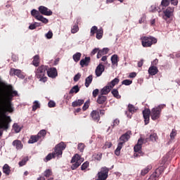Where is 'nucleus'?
I'll return each mask as SVG.
<instances>
[{"instance_id":"f257e3e1","label":"nucleus","mask_w":180,"mask_h":180,"mask_svg":"<svg viewBox=\"0 0 180 180\" xmlns=\"http://www.w3.org/2000/svg\"><path fill=\"white\" fill-rule=\"evenodd\" d=\"M66 148L67 145L65 143H59V144L55 146V150L51 153H49L48 155L46 156V158L44 159V161H45V162H47L48 161H50L53 158H61L63 155V151Z\"/></svg>"},{"instance_id":"f03ea898","label":"nucleus","mask_w":180,"mask_h":180,"mask_svg":"<svg viewBox=\"0 0 180 180\" xmlns=\"http://www.w3.org/2000/svg\"><path fill=\"white\" fill-rule=\"evenodd\" d=\"M8 102H5L0 99V110H3L4 112H0V113H6V112H9V113H12L13 112V105L11 102L12 99H13V96L11 94L8 96Z\"/></svg>"},{"instance_id":"7ed1b4c3","label":"nucleus","mask_w":180,"mask_h":180,"mask_svg":"<svg viewBox=\"0 0 180 180\" xmlns=\"http://www.w3.org/2000/svg\"><path fill=\"white\" fill-rule=\"evenodd\" d=\"M131 131H127L125 134H122L120 138L118 139V145L117 146V148L115 151V155L118 156L120 155L121 149H122L123 146L127 143L129 139H130L131 136Z\"/></svg>"},{"instance_id":"20e7f679","label":"nucleus","mask_w":180,"mask_h":180,"mask_svg":"<svg viewBox=\"0 0 180 180\" xmlns=\"http://www.w3.org/2000/svg\"><path fill=\"white\" fill-rule=\"evenodd\" d=\"M47 68H49V66L47 65H41L37 68V69L35 70V77L41 82H47V77H46V72H47Z\"/></svg>"},{"instance_id":"39448f33","label":"nucleus","mask_w":180,"mask_h":180,"mask_svg":"<svg viewBox=\"0 0 180 180\" xmlns=\"http://www.w3.org/2000/svg\"><path fill=\"white\" fill-rule=\"evenodd\" d=\"M12 122L9 116L6 114H0V137L3 135V131L1 129L7 130L9 129V124Z\"/></svg>"},{"instance_id":"423d86ee","label":"nucleus","mask_w":180,"mask_h":180,"mask_svg":"<svg viewBox=\"0 0 180 180\" xmlns=\"http://www.w3.org/2000/svg\"><path fill=\"white\" fill-rule=\"evenodd\" d=\"M141 44L143 47H151L153 44H155L158 41L155 37H141Z\"/></svg>"},{"instance_id":"0eeeda50","label":"nucleus","mask_w":180,"mask_h":180,"mask_svg":"<svg viewBox=\"0 0 180 180\" xmlns=\"http://www.w3.org/2000/svg\"><path fill=\"white\" fill-rule=\"evenodd\" d=\"M83 162H84V158H81L79 154H75L70 161V163L72 164V166H71V169L75 170L81 165Z\"/></svg>"},{"instance_id":"6e6552de","label":"nucleus","mask_w":180,"mask_h":180,"mask_svg":"<svg viewBox=\"0 0 180 180\" xmlns=\"http://www.w3.org/2000/svg\"><path fill=\"white\" fill-rule=\"evenodd\" d=\"M110 169L105 167L101 169V172H98L96 174V180H106L108 177V172Z\"/></svg>"},{"instance_id":"1a4fd4ad","label":"nucleus","mask_w":180,"mask_h":180,"mask_svg":"<svg viewBox=\"0 0 180 180\" xmlns=\"http://www.w3.org/2000/svg\"><path fill=\"white\" fill-rule=\"evenodd\" d=\"M38 9L41 15H44L45 16H51L53 15V11L44 6H40Z\"/></svg>"},{"instance_id":"9d476101","label":"nucleus","mask_w":180,"mask_h":180,"mask_svg":"<svg viewBox=\"0 0 180 180\" xmlns=\"http://www.w3.org/2000/svg\"><path fill=\"white\" fill-rule=\"evenodd\" d=\"M10 75L13 77V75H16L18 78L21 79H25V75L22 72V70L15 68H11L10 70Z\"/></svg>"},{"instance_id":"9b49d317","label":"nucleus","mask_w":180,"mask_h":180,"mask_svg":"<svg viewBox=\"0 0 180 180\" xmlns=\"http://www.w3.org/2000/svg\"><path fill=\"white\" fill-rule=\"evenodd\" d=\"M46 73L48 77L50 78H56L58 75V73L57 72V68H47Z\"/></svg>"},{"instance_id":"f8f14e48","label":"nucleus","mask_w":180,"mask_h":180,"mask_svg":"<svg viewBox=\"0 0 180 180\" xmlns=\"http://www.w3.org/2000/svg\"><path fill=\"white\" fill-rule=\"evenodd\" d=\"M144 141L142 138L138 140V143L134 147V150L139 154H141V146L143 144Z\"/></svg>"},{"instance_id":"ddd939ff","label":"nucleus","mask_w":180,"mask_h":180,"mask_svg":"<svg viewBox=\"0 0 180 180\" xmlns=\"http://www.w3.org/2000/svg\"><path fill=\"white\" fill-rule=\"evenodd\" d=\"M163 13L165 15H163V18L165 19L167 18V19H169L171 16H172V14L174 13V8L172 7H167L164 11Z\"/></svg>"},{"instance_id":"4468645a","label":"nucleus","mask_w":180,"mask_h":180,"mask_svg":"<svg viewBox=\"0 0 180 180\" xmlns=\"http://www.w3.org/2000/svg\"><path fill=\"white\" fill-rule=\"evenodd\" d=\"M105 71V65H103L102 63H100L96 68L95 72L96 77H101L103 72Z\"/></svg>"},{"instance_id":"2eb2a0df","label":"nucleus","mask_w":180,"mask_h":180,"mask_svg":"<svg viewBox=\"0 0 180 180\" xmlns=\"http://www.w3.org/2000/svg\"><path fill=\"white\" fill-rule=\"evenodd\" d=\"M158 139V134L155 133L151 134L150 136H149V138H146V139H143L144 143H148L149 141L152 142H156Z\"/></svg>"},{"instance_id":"dca6fc26","label":"nucleus","mask_w":180,"mask_h":180,"mask_svg":"<svg viewBox=\"0 0 180 180\" xmlns=\"http://www.w3.org/2000/svg\"><path fill=\"white\" fill-rule=\"evenodd\" d=\"M165 104H160L155 106L152 109V113H161L162 112V109H165Z\"/></svg>"},{"instance_id":"f3484780","label":"nucleus","mask_w":180,"mask_h":180,"mask_svg":"<svg viewBox=\"0 0 180 180\" xmlns=\"http://www.w3.org/2000/svg\"><path fill=\"white\" fill-rule=\"evenodd\" d=\"M12 145L16 148V150H22L23 148L22 141L18 139L13 141Z\"/></svg>"},{"instance_id":"a211bd4d","label":"nucleus","mask_w":180,"mask_h":180,"mask_svg":"<svg viewBox=\"0 0 180 180\" xmlns=\"http://www.w3.org/2000/svg\"><path fill=\"white\" fill-rule=\"evenodd\" d=\"M91 61V57H85L84 59H82L79 62V64L82 68L87 67L89 65V62Z\"/></svg>"},{"instance_id":"6ab92c4d","label":"nucleus","mask_w":180,"mask_h":180,"mask_svg":"<svg viewBox=\"0 0 180 180\" xmlns=\"http://www.w3.org/2000/svg\"><path fill=\"white\" fill-rule=\"evenodd\" d=\"M104 94H99L97 98V103H98L99 105H102L106 102L108 100V97L106 96H103Z\"/></svg>"},{"instance_id":"aec40b11","label":"nucleus","mask_w":180,"mask_h":180,"mask_svg":"<svg viewBox=\"0 0 180 180\" xmlns=\"http://www.w3.org/2000/svg\"><path fill=\"white\" fill-rule=\"evenodd\" d=\"M158 73V68L157 66L151 65L148 69V74L150 75H155Z\"/></svg>"},{"instance_id":"412c9836","label":"nucleus","mask_w":180,"mask_h":180,"mask_svg":"<svg viewBox=\"0 0 180 180\" xmlns=\"http://www.w3.org/2000/svg\"><path fill=\"white\" fill-rule=\"evenodd\" d=\"M161 172H160V169H157L153 174L148 178V179L151 180H158V178L160 177Z\"/></svg>"},{"instance_id":"4be33fe9","label":"nucleus","mask_w":180,"mask_h":180,"mask_svg":"<svg viewBox=\"0 0 180 180\" xmlns=\"http://www.w3.org/2000/svg\"><path fill=\"white\" fill-rule=\"evenodd\" d=\"M127 109L129 113H136L139 110V107H136L133 104H129Z\"/></svg>"},{"instance_id":"5701e85b","label":"nucleus","mask_w":180,"mask_h":180,"mask_svg":"<svg viewBox=\"0 0 180 180\" xmlns=\"http://www.w3.org/2000/svg\"><path fill=\"white\" fill-rule=\"evenodd\" d=\"M111 89H112V88H110V86L108 84L107 86H105L103 89H101V94L102 95H108V94H109V92H110Z\"/></svg>"},{"instance_id":"b1692460","label":"nucleus","mask_w":180,"mask_h":180,"mask_svg":"<svg viewBox=\"0 0 180 180\" xmlns=\"http://www.w3.org/2000/svg\"><path fill=\"white\" fill-rule=\"evenodd\" d=\"M3 173L5 174L6 175H10L11 173V167L8 164L4 165L3 167Z\"/></svg>"},{"instance_id":"393cba45","label":"nucleus","mask_w":180,"mask_h":180,"mask_svg":"<svg viewBox=\"0 0 180 180\" xmlns=\"http://www.w3.org/2000/svg\"><path fill=\"white\" fill-rule=\"evenodd\" d=\"M92 79H94L92 75H90L89 77L86 78L84 84L86 88H89V85L92 84Z\"/></svg>"},{"instance_id":"a878e982","label":"nucleus","mask_w":180,"mask_h":180,"mask_svg":"<svg viewBox=\"0 0 180 180\" xmlns=\"http://www.w3.org/2000/svg\"><path fill=\"white\" fill-rule=\"evenodd\" d=\"M41 139V138H39V136H31L30 141H28V143L33 144L34 143H37V141H39V140Z\"/></svg>"},{"instance_id":"bb28decb","label":"nucleus","mask_w":180,"mask_h":180,"mask_svg":"<svg viewBox=\"0 0 180 180\" xmlns=\"http://www.w3.org/2000/svg\"><path fill=\"white\" fill-rule=\"evenodd\" d=\"M120 79L117 77H115L110 82H109L108 84L110 86V88H114L115 85H117L120 82Z\"/></svg>"},{"instance_id":"cd10ccee","label":"nucleus","mask_w":180,"mask_h":180,"mask_svg":"<svg viewBox=\"0 0 180 180\" xmlns=\"http://www.w3.org/2000/svg\"><path fill=\"white\" fill-rule=\"evenodd\" d=\"M112 65H116L117 67V63H119L118 56L116 54H114L111 56Z\"/></svg>"},{"instance_id":"c85d7f7f","label":"nucleus","mask_w":180,"mask_h":180,"mask_svg":"<svg viewBox=\"0 0 180 180\" xmlns=\"http://www.w3.org/2000/svg\"><path fill=\"white\" fill-rule=\"evenodd\" d=\"M36 19H37V20H39V22H41L42 23H44L45 25H47V23H49V19L44 18L41 15L36 16Z\"/></svg>"},{"instance_id":"c756f323","label":"nucleus","mask_w":180,"mask_h":180,"mask_svg":"<svg viewBox=\"0 0 180 180\" xmlns=\"http://www.w3.org/2000/svg\"><path fill=\"white\" fill-rule=\"evenodd\" d=\"M96 33V39H98V40H101V39H102V37H103V29L99 28Z\"/></svg>"},{"instance_id":"7c9ffc66","label":"nucleus","mask_w":180,"mask_h":180,"mask_svg":"<svg viewBox=\"0 0 180 180\" xmlns=\"http://www.w3.org/2000/svg\"><path fill=\"white\" fill-rule=\"evenodd\" d=\"M83 103L84 99H79L77 101H73L72 106H73V108H76L77 106H81V105H83Z\"/></svg>"},{"instance_id":"2f4dec72","label":"nucleus","mask_w":180,"mask_h":180,"mask_svg":"<svg viewBox=\"0 0 180 180\" xmlns=\"http://www.w3.org/2000/svg\"><path fill=\"white\" fill-rule=\"evenodd\" d=\"M79 86L75 85L73 87H72V89L69 91V94H78V92H79Z\"/></svg>"},{"instance_id":"473e14b6","label":"nucleus","mask_w":180,"mask_h":180,"mask_svg":"<svg viewBox=\"0 0 180 180\" xmlns=\"http://www.w3.org/2000/svg\"><path fill=\"white\" fill-rule=\"evenodd\" d=\"M39 108H40V102L39 101H34L32 105V112H36Z\"/></svg>"},{"instance_id":"72a5a7b5","label":"nucleus","mask_w":180,"mask_h":180,"mask_svg":"<svg viewBox=\"0 0 180 180\" xmlns=\"http://www.w3.org/2000/svg\"><path fill=\"white\" fill-rule=\"evenodd\" d=\"M39 60H40V56H39V55H35L32 60V64L34 67H39Z\"/></svg>"},{"instance_id":"f704fd0d","label":"nucleus","mask_w":180,"mask_h":180,"mask_svg":"<svg viewBox=\"0 0 180 180\" xmlns=\"http://www.w3.org/2000/svg\"><path fill=\"white\" fill-rule=\"evenodd\" d=\"M112 95L114 96V98H116L117 99H120L122 96L119 95V91L116 89H113L111 91Z\"/></svg>"},{"instance_id":"c9c22d12","label":"nucleus","mask_w":180,"mask_h":180,"mask_svg":"<svg viewBox=\"0 0 180 180\" xmlns=\"http://www.w3.org/2000/svg\"><path fill=\"white\" fill-rule=\"evenodd\" d=\"M176 136V130L175 129H172V132L169 134V140L173 141L175 140V137Z\"/></svg>"},{"instance_id":"e433bc0d","label":"nucleus","mask_w":180,"mask_h":180,"mask_svg":"<svg viewBox=\"0 0 180 180\" xmlns=\"http://www.w3.org/2000/svg\"><path fill=\"white\" fill-rule=\"evenodd\" d=\"M150 113H143V119H144V124H148V123H150Z\"/></svg>"},{"instance_id":"4c0bfd02","label":"nucleus","mask_w":180,"mask_h":180,"mask_svg":"<svg viewBox=\"0 0 180 180\" xmlns=\"http://www.w3.org/2000/svg\"><path fill=\"white\" fill-rule=\"evenodd\" d=\"M81 53L77 52L75 54L73 55L72 58L74 60V61H75V63H78V61H79V60H81Z\"/></svg>"},{"instance_id":"58836bf2","label":"nucleus","mask_w":180,"mask_h":180,"mask_svg":"<svg viewBox=\"0 0 180 180\" xmlns=\"http://www.w3.org/2000/svg\"><path fill=\"white\" fill-rule=\"evenodd\" d=\"M53 172L50 169H46L45 172H44V176L46 178H49L51 176H52Z\"/></svg>"},{"instance_id":"ea45409f","label":"nucleus","mask_w":180,"mask_h":180,"mask_svg":"<svg viewBox=\"0 0 180 180\" xmlns=\"http://www.w3.org/2000/svg\"><path fill=\"white\" fill-rule=\"evenodd\" d=\"M98 30H99V29H98V27L96 26H93L91 28V31H90V36H94L95 33H96L98 32Z\"/></svg>"},{"instance_id":"a19ab883","label":"nucleus","mask_w":180,"mask_h":180,"mask_svg":"<svg viewBox=\"0 0 180 180\" xmlns=\"http://www.w3.org/2000/svg\"><path fill=\"white\" fill-rule=\"evenodd\" d=\"M150 117H151L152 120H156L160 119V113H152L150 114Z\"/></svg>"},{"instance_id":"79ce46f5","label":"nucleus","mask_w":180,"mask_h":180,"mask_svg":"<svg viewBox=\"0 0 180 180\" xmlns=\"http://www.w3.org/2000/svg\"><path fill=\"white\" fill-rule=\"evenodd\" d=\"M91 117L94 121L100 120V114L98 113H91Z\"/></svg>"},{"instance_id":"37998d69","label":"nucleus","mask_w":180,"mask_h":180,"mask_svg":"<svg viewBox=\"0 0 180 180\" xmlns=\"http://www.w3.org/2000/svg\"><path fill=\"white\" fill-rule=\"evenodd\" d=\"M31 15L36 19V16H40V12L36 9H32L31 11Z\"/></svg>"},{"instance_id":"c03bdc74","label":"nucleus","mask_w":180,"mask_h":180,"mask_svg":"<svg viewBox=\"0 0 180 180\" xmlns=\"http://www.w3.org/2000/svg\"><path fill=\"white\" fill-rule=\"evenodd\" d=\"M150 170V167H146L141 172V176H145L146 174H148Z\"/></svg>"},{"instance_id":"a18cd8bd","label":"nucleus","mask_w":180,"mask_h":180,"mask_svg":"<svg viewBox=\"0 0 180 180\" xmlns=\"http://www.w3.org/2000/svg\"><path fill=\"white\" fill-rule=\"evenodd\" d=\"M46 134V130L43 129V130H41L37 135H34L36 136H39V138L41 139L42 137H45Z\"/></svg>"},{"instance_id":"49530a36","label":"nucleus","mask_w":180,"mask_h":180,"mask_svg":"<svg viewBox=\"0 0 180 180\" xmlns=\"http://www.w3.org/2000/svg\"><path fill=\"white\" fill-rule=\"evenodd\" d=\"M89 167V162L86 161L85 162L83 163L81 166V170L84 171L86 170L88 167Z\"/></svg>"},{"instance_id":"de8ad7c7","label":"nucleus","mask_w":180,"mask_h":180,"mask_svg":"<svg viewBox=\"0 0 180 180\" xmlns=\"http://www.w3.org/2000/svg\"><path fill=\"white\" fill-rule=\"evenodd\" d=\"M13 130H15V132L16 134L20 132V126L18 125L17 123L13 124Z\"/></svg>"},{"instance_id":"09e8293b","label":"nucleus","mask_w":180,"mask_h":180,"mask_svg":"<svg viewBox=\"0 0 180 180\" xmlns=\"http://www.w3.org/2000/svg\"><path fill=\"white\" fill-rule=\"evenodd\" d=\"M122 85H126L127 86L129 85H131L133 84V81L130 79H124L122 82Z\"/></svg>"},{"instance_id":"8fccbe9b","label":"nucleus","mask_w":180,"mask_h":180,"mask_svg":"<svg viewBox=\"0 0 180 180\" xmlns=\"http://www.w3.org/2000/svg\"><path fill=\"white\" fill-rule=\"evenodd\" d=\"M161 6H164L165 8H167L169 5V0H162Z\"/></svg>"},{"instance_id":"3c124183","label":"nucleus","mask_w":180,"mask_h":180,"mask_svg":"<svg viewBox=\"0 0 180 180\" xmlns=\"http://www.w3.org/2000/svg\"><path fill=\"white\" fill-rule=\"evenodd\" d=\"M85 147L86 146H85L84 143H79L77 148H78L79 151L84 152Z\"/></svg>"},{"instance_id":"603ef678","label":"nucleus","mask_w":180,"mask_h":180,"mask_svg":"<svg viewBox=\"0 0 180 180\" xmlns=\"http://www.w3.org/2000/svg\"><path fill=\"white\" fill-rule=\"evenodd\" d=\"M103 154L101 153H98V154L94 155V160H96L98 161H100L102 160Z\"/></svg>"},{"instance_id":"864d4df0","label":"nucleus","mask_w":180,"mask_h":180,"mask_svg":"<svg viewBox=\"0 0 180 180\" xmlns=\"http://www.w3.org/2000/svg\"><path fill=\"white\" fill-rule=\"evenodd\" d=\"M81 78V73H77V75H75L73 77V81L75 82H78L79 81V79Z\"/></svg>"},{"instance_id":"5fc2aeb1","label":"nucleus","mask_w":180,"mask_h":180,"mask_svg":"<svg viewBox=\"0 0 180 180\" xmlns=\"http://www.w3.org/2000/svg\"><path fill=\"white\" fill-rule=\"evenodd\" d=\"M45 37L50 39L53 38V32H51V30H49L46 34Z\"/></svg>"},{"instance_id":"6e6d98bb","label":"nucleus","mask_w":180,"mask_h":180,"mask_svg":"<svg viewBox=\"0 0 180 180\" xmlns=\"http://www.w3.org/2000/svg\"><path fill=\"white\" fill-rule=\"evenodd\" d=\"M89 108V100L86 101L82 107L83 110H86Z\"/></svg>"},{"instance_id":"4d7b16f0","label":"nucleus","mask_w":180,"mask_h":180,"mask_svg":"<svg viewBox=\"0 0 180 180\" xmlns=\"http://www.w3.org/2000/svg\"><path fill=\"white\" fill-rule=\"evenodd\" d=\"M79 30V28L78 27V25H75L73 26V27L72 28V33H77V32H78Z\"/></svg>"},{"instance_id":"13d9d810","label":"nucleus","mask_w":180,"mask_h":180,"mask_svg":"<svg viewBox=\"0 0 180 180\" xmlns=\"http://www.w3.org/2000/svg\"><path fill=\"white\" fill-rule=\"evenodd\" d=\"M27 159H22V160L20 161V162H18V165H20V167H23L24 165H25V164H27Z\"/></svg>"},{"instance_id":"bf43d9fd","label":"nucleus","mask_w":180,"mask_h":180,"mask_svg":"<svg viewBox=\"0 0 180 180\" xmlns=\"http://www.w3.org/2000/svg\"><path fill=\"white\" fill-rule=\"evenodd\" d=\"M99 94V89H96L93 91L92 95L94 98H96Z\"/></svg>"},{"instance_id":"052dcab7","label":"nucleus","mask_w":180,"mask_h":180,"mask_svg":"<svg viewBox=\"0 0 180 180\" xmlns=\"http://www.w3.org/2000/svg\"><path fill=\"white\" fill-rule=\"evenodd\" d=\"M48 106H49V108H56V102H54L53 101H50L48 103Z\"/></svg>"},{"instance_id":"680f3d73","label":"nucleus","mask_w":180,"mask_h":180,"mask_svg":"<svg viewBox=\"0 0 180 180\" xmlns=\"http://www.w3.org/2000/svg\"><path fill=\"white\" fill-rule=\"evenodd\" d=\"M105 53L101 51V50L98 49V51L97 52V58H101V57H102V56H104Z\"/></svg>"},{"instance_id":"e2e57ef3","label":"nucleus","mask_w":180,"mask_h":180,"mask_svg":"<svg viewBox=\"0 0 180 180\" xmlns=\"http://www.w3.org/2000/svg\"><path fill=\"white\" fill-rule=\"evenodd\" d=\"M98 51H99V48H95L91 51V56H95Z\"/></svg>"},{"instance_id":"0e129e2a","label":"nucleus","mask_w":180,"mask_h":180,"mask_svg":"<svg viewBox=\"0 0 180 180\" xmlns=\"http://www.w3.org/2000/svg\"><path fill=\"white\" fill-rule=\"evenodd\" d=\"M12 86H11V95L12 96H18V91H12Z\"/></svg>"},{"instance_id":"69168bd1","label":"nucleus","mask_w":180,"mask_h":180,"mask_svg":"<svg viewBox=\"0 0 180 180\" xmlns=\"http://www.w3.org/2000/svg\"><path fill=\"white\" fill-rule=\"evenodd\" d=\"M136 77H137V73L136 72H131L129 75V78H136Z\"/></svg>"},{"instance_id":"338daca9","label":"nucleus","mask_w":180,"mask_h":180,"mask_svg":"<svg viewBox=\"0 0 180 180\" xmlns=\"http://www.w3.org/2000/svg\"><path fill=\"white\" fill-rule=\"evenodd\" d=\"M151 12H155L156 11H158V12H161V10H158V8L155 6H151Z\"/></svg>"},{"instance_id":"774afa93","label":"nucleus","mask_w":180,"mask_h":180,"mask_svg":"<svg viewBox=\"0 0 180 180\" xmlns=\"http://www.w3.org/2000/svg\"><path fill=\"white\" fill-rule=\"evenodd\" d=\"M158 64V59H155L153 61L151 62V65H153V67H155Z\"/></svg>"}]
</instances>
